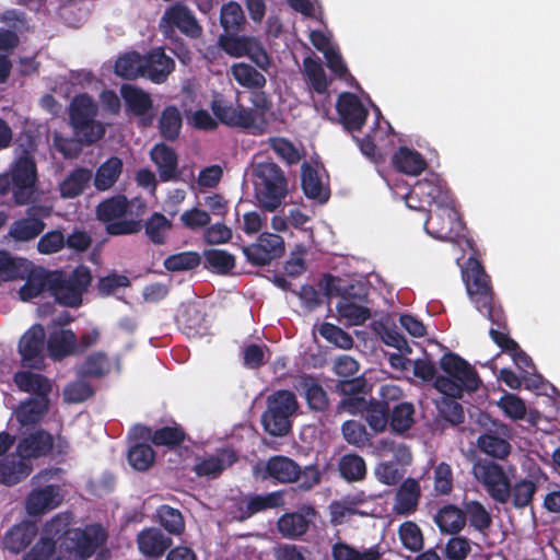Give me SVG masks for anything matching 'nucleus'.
<instances>
[{
  "instance_id": "nucleus-1",
  "label": "nucleus",
  "mask_w": 560,
  "mask_h": 560,
  "mask_svg": "<svg viewBox=\"0 0 560 560\" xmlns=\"http://www.w3.org/2000/svg\"><path fill=\"white\" fill-rule=\"evenodd\" d=\"M467 293L477 311L486 316L497 328H490L489 335L493 342L510 353L518 349V343L509 335L506 315L501 304L495 301L490 277L481 262L469 258L463 273Z\"/></svg>"
},
{
  "instance_id": "nucleus-2",
  "label": "nucleus",
  "mask_w": 560,
  "mask_h": 560,
  "mask_svg": "<svg viewBox=\"0 0 560 560\" xmlns=\"http://www.w3.org/2000/svg\"><path fill=\"white\" fill-rule=\"evenodd\" d=\"M254 474L261 480L277 483H296L299 490L310 491L320 482L322 472L316 465L301 467L293 458L285 455L270 456L265 463L254 467Z\"/></svg>"
},
{
  "instance_id": "nucleus-3",
  "label": "nucleus",
  "mask_w": 560,
  "mask_h": 560,
  "mask_svg": "<svg viewBox=\"0 0 560 560\" xmlns=\"http://www.w3.org/2000/svg\"><path fill=\"white\" fill-rule=\"evenodd\" d=\"M440 368L446 375H438L434 387L443 395L463 397L465 392L471 393L481 383L477 371L462 357L446 352L440 359Z\"/></svg>"
},
{
  "instance_id": "nucleus-4",
  "label": "nucleus",
  "mask_w": 560,
  "mask_h": 560,
  "mask_svg": "<svg viewBox=\"0 0 560 560\" xmlns=\"http://www.w3.org/2000/svg\"><path fill=\"white\" fill-rule=\"evenodd\" d=\"M37 179L36 162L33 155L24 150L13 162L10 171L0 174V195L11 191L15 205H28L34 199Z\"/></svg>"
},
{
  "instance_id": "nucleus-5",
  "label": "nucleus",
  "mask_w": 560,
  "mask_h": 560,
  "mask_svg": "<svg viewBox=\"0 0 560 560\" xmlns=\"http://www.w3.org/2000/svg\"><path fill=\"white\" fill-rule=\"evenodd\" d=\"M255 197L264 211L273 212L288 196V179L281 167L271 161L256 164L253 171Z\"/></svg>"
},
{
  "instance_id": "nucleus-6",
  "label": "nucleus",
  "mask_w": 560,
  "mask_h": 560,
  "mask_svg": "<svg viewBox=\"0 0 560 560\" xmlns=\"http://www.w3.org/2000/svg\"><path fill=\"white\" fill-rule=\"evenodd\" d=\"M92 282V275L88 267L80 265L70 273L63 270L50 272V291L60 305L79 307L82 304L83 293Z\"/></svg>"
},
{
  "instance_id": "nucleus-7",
  "label": "nucleus",
  "mask_w": 560,
  "mask_h": 560,
  "mask_svg": "<svg viewBox=\"0 0 560 560\" xmlns=\"http://www.w3.org/2000/svg\"><path fill=\"white\" fill-rule=\"evenodd\" d=\"M299 407L295 395L288 389L273 392L261 415L264 430L272 436H284L292 429V416Z\"/></svg>"
},
{
  "instance_id": "nucleus-8",
  "label": "nucleus",
  "mask_w": 560,
  "mask_h": 560,
  "mask_svg": "<svg viewBox=\"0 0 560 560\" xmlns=\"http://www.w3.org/2000/svg\"><path fill=\"white\" fill-rule=\"evenodd\" d=\"M106 529L97 523L75 527L66 533L59 542L60 551L79 560L94 556L107 541Z\"/></svg>"
},
{
  "instance_id": "nucleus-9",
  "label": "nucleus",
  "mask_w": 560,
  "mask_h": 560,
  "mask_svg": "<svg viewBox=\"0 0 560 560\" xmlns=\"http://www.w3.org/2000/svg\"><path fill=\"white\" fill-rule=\"evenodd\" d=\"M159 28L164 37H175L178 35L176 30L192 39L202 35V26L195 14L180 2H175L165 9L159 22Z\"/></svg>"
},
{
  "instance_id": "nucleus-10",
  "label": "nucleus",
  "mask_w": 560,
  "mask_h": 560,
  "mask_svg": "<svg viewBox=\"0 0 560 560\" xmlns=\"http://www.w3.org/2000/svg\"><path fill=\"white\" fill-rule=\"evenodd\" d=\"M476 479L498 503L505 504L511 497V481L503 467L493 460H478L472 466Z\"/></svg>"
},
{
  "instance_id": "nucleus-11",
  "label": "nucleus",
  "mask_w": 560,
  "mask_h": 560,
  "mask_svg": "<svg viewBox=\"0 0 560 560\" xmlns=\"http://www.w3.org/2000/svg\"><path fill=\"white\" fill-rule=\"evenodd\" d=\"M219 44L228 55L235 58L246 56L261 70L270 66V57L256 37L240 36L238 33L223 34L219 37Z\"/></svg>"
},
{
  "instance_id": "nucleus-12",
  "label": "nucleus",
  "mask_w": 560,
  "mask_h": 560,
  "mask_svg": "<svg viewBox=\"0 0 560 560\" xmlns=\"http://www.w3.org/2000/svg\"><path fill=\"white\" fill-rule=\"evenodd\" d=\"M424 229L436 240L455 241L463 231V221L455 208V202L436 207L430 211L424 222Z\"/></svg>"
},
{
  "instance_id": "nucleus-13",
  "label": "nucleus",
  "mask_w": 560,
  "mask_h": 560,
  "mask_svg": "<svg viewBox=\"0 0 560 560\" xmlns=\"http://www.w3.org/2000/svg\"><path fill=\"white\" fill-rule=\"evenodd\" d=\"M243 254L252 265L266 266L284 254V241L278 234L262 232L255 243L243 247Z\"/></svg>"
},
{
  "instance_id": "nucleus-14",
  "label": "nucleus",
  "mask_w": 560,
  "mask_h": 560,
  "mask_svg": "<svg viewBox=\"0 0 560 560\" xmlns=\"http://www.w3.org/2000/svg\"><path fill=\"white\" fill-rule=\"evenodd\" d=\"M54 436L42 428H26L21 431L16 455L26 460L47 456L54 448Z\"/></svg>"
},
{
  "instance_id": "nucleus-15",
  "label": "nucleus",
  "mask_w": 560,
  "mask_h": 560,
  "mask_svg": "<svg viewBox=\"0 0 560 560\" xmlns=\"http://www.w3.org/2000/svg\"><path fill=\"white\" fill-rule=\"evenodd\" d=\"M354 285L343 289L341 299L336 305L337 312L349 326L363 325L371 318V310L366 306L368 293H354Z\"/></svg>"
},
{
  "instance_id": "nucleus-16",
  "label": "nucleus",
  "mask_w": 560,
  "mask_h": 560,
  "mask_svg": "<svg viewBox=\"0 0 560 560\" xmlns=\"http://www.w3.org/2000/svg\"><path fill=\"white\" fill-rule=\"evenodd\" d=\"M336 109L343 127L350 131H361L365 125L369 112L358 95L343 92L338 96Z\"/></svg>"
},
{
  "instance_id": "nucleus-17",
  "label": "nucleus",
  "mask_w": 560,
  "mask_h": 560,
  "mask_svg": "<svg viewBox=\"0 0 560 560\" xmlns=\"http://www.w3.org/2000/svg\"><path fill=\"white\" fill-rule=\"evenodd\" d=\"M411 194L429 206L436 207L454 203L455 200L446 183L435 173L419 179L412 187Z\"/></svg>"
},
{
  "instance_id": "nucleus-18",
  "label": "nucleus",
  "mask_w": 560,
  "mask_h": 560,
  "mask_svg": "<svg viewBox=\"0 0 560 560\" xmlns=\"http://www.w3.org/2000/svg\"><path fill=\"white\" fill-rule=\"evenodd\" d=\"M46 332L42 324L32 325L20 338L19 353L26 366L39 368L44 361Z\"/></svg>"
},
{
  "instance_id": "nucleus-19",
  "label": "nucleus",
  "mask_w": 560,
  "mask_h": 560,
  "mask_svg": "<svg viewBox=\"0 0 560 560\" xmlns=\"http://www.w3.org/2000/svg\"><path fill=\"white\" fill-rule=\"evenodd\" d=\"M47 355L54 362L78 355V336L72 329L58 328L49 332L46 340Z\"/></svg>"
},
{
  "instance_id": "nucleus-20",
  "label": "nucleus",
  "mask_w": 560,
  "mask_h": 560,
  "mask_svg": "<svg viewBox=\"0 0 560 560\" xmlns=\"http://www.w3.org/2000/svg\"><path fill=\"white\" fill-rule=\"evenodd\" d=\"M120 96L125 102L126 109L137 117H141L143 126H150L153 120V116L148 113L153 107L151 95L144 90L125 83L120 86Z\"/></svg>"
},
{
  "instance_id": "nucleus-21",
  "label": "nucleus",
  "mask_w": 560,
  "mask_h": 560,
  "mask_svg": "<svg viewBox=\"0 0 560 560\" xmlns=\"http://www.w3.org/2000/svg\"><path fill=\"white\" fill-rule=\"evenodd\" d=\"M174 69L175 62L163 47L153 48L143 57V77L155 84L164 83Z\"/></svg>"
},
{
  "instance_id": "nucleus-22",
  "label": "nucleus",
  "mask_w": 560,
  "mask_h": 560,
  "mask_svg": "<svg viewBox=\"0 0 560 560\" xmlns=\"http://www.w3.org/2000/svg\"><path fill=\"white\" fill-rule=\"evenodd\" d=\"M315 515L316 510L312 505L303 506L301 512L284 513L278 518V530L285 538H300L305 535L310 528L311 520L308 516Z\"/></svg>"
},
{
  "instance_id": "nucleus-23",
  "label": "nucleus",
  "mask_w": 560,
  "mask_h": 560,
  "mask_svg": "<svg viewBox=\"0 0 560 560\" xmlns=\"http://www.w3.org/2000/svg\"><path fill=\"white\" fill-rule=\"evenodd\" d=\"M369 497L362 490L348 493L340 500L332 501L329 505L330 521L335 525L343 524L353 515H366L359 506L368 502Z\"/></svg>"
},
{
  "instance_id": "nucleus-24",
  "label": "nucleus",
  "mask_w": 560,
  "mask_h": 560,
  "mask_svg": "<svg viewBox=\"0 0 560 560\" xmlns=\"http://www.w3.org/2000/svg\"><path fill=\"white\" fill-rule=\"evenodd\" d=\"M61 501L59 487L57 485H48L44 488L33 490L28 494L25 509L28 515L38 516L56 509Z\"/></svg>"
},
{
  "instance_id": "nucleus-25",
  "label": "nucleus",
  "mask_w": 560,
  "mask_h": 560,
  "mask_svg": "<svg viewBox=\"0 0 560 560\" xmlns=\"http://www.w3.org/2000/svg\"><path fill=\"white\" fill-rule=\"evenodd\" d=\"M237 460V456L232 450H222L219 454L201 458L192 467L197 477L207 479H217L222 472Z\"/></svg>"
},
{
  "instance_id": "nucleus-26",
  "label": "nucleus",
  "mask_w": 560,
  "mask_h": 560,
  "mask_svg": "<svg viewBox=\"0 0 560 560\" xmlns=\"http://www.w3.org/2000/svg\"><path fill=\"white\" fill-rule=\"evenodd\" d=\"M421 498V488L418 480L407 478L398 488L395 495L393 511L396 515L407 516L415 513Z\"/></svg>"
},
{
  "instance_id": "nucleus-27",
  "label": "nucleus",
  "mask_w": 560,
  "mask_h": 560,
  "mask_svg": "<svg viewBox=\"0 0 560 560\" xmlns=\"http://www.w3.org/2000/svg\"><path fill=\"white\" fill-rule=\"evenodd\" d=\"M137 544L143 556L160 558L171 547L172 538L159 528L149 527L138 534Z\"/></svg>"
},
{
  "instance_id": "nucleus-28",
  "label": "nucleus",
  "mask_w": 560,
  "mask_h": 560,
  "mask_svg": "<svg viewBox=\"0 0 560 560\" xmlns=\"http://www.w3.org/2000/svg\"><path fill=\"white\" fill-rule=\"evenodd\" d=\"M38 533L37 526L31 521H23L12 526L4 535L3 545L13 553L25 550L35 539Z\"/></svg>"
},
{
  "instance_id": "nucleus-29",
  "label": "nucleus",
  "mask_w": 560,
  "mask_h": 560,
  "mask_svg": "<svg viewBox=\"0 0 560 560\" xmlns=\"http://www.w3.org/2000/svg\"><path fill=\"white\" fill-rule=\"evenodd\" d=\"M13 382L21 392L34 395L33 398H49L52 389L47 376L32 371L15 372Z\"/></svg>"
},
{
  "instance_id": "nucleus-30",
  "label": "nucleus",
  "mask_w": 560,
  "mask_h": 560,
  "mask_svg": "<svg viewBox=\"0 0 560 560\" xmlns=\"http://www.w3.org/2000/svg\"><path fill=\"white\" fill-rule=\"evenodd\" d=\"M40 207H31L27 210V218L14 221L9 230V235L19 242H27L40 235L46 226L44 221L36 217V212Z\"/></svg>"
},
{
  "instance_id": "nucleus-31",
  "label": "nucleus",
  "mask_w": 560,
  "mask_h": 560,
  "mask_svg": "<svg viewBox=\"0 0 560 560\" xmlns=\"http://www.w3.org/2000/svg\"><path fill=\"white\" fill-rule=\"evenodd\" d=\"M150 156L158 166L162 182L177 178L178 156L174 149L165 143H158L152 148Z\"/></svg>"
},
{
  "instance_id": "nucleus-32",
  "label": "nucleus",
  "mask_w": 560,
  "mask_h": 560,
  "mask_svg": "<svg viewBox=\"0 0 560 560\" xmlns=\"http://www.w3.org/2000/svg\"><path fill=\"white\" fill-rule=\"evenodd\" d=\"M49 409V398H26L15 410V418L22 428L38 424Z\"/></svg>"
},
{
  "instance_id": "nucleus-33",
  "label": "nucleus",
  "mask_w": 560,
  "mask_h": 560,
  "mask_svg": "<svg viewBox=\"0 0 560 560\" xmlns=\"http://www.w3.org/2000/svg\"><path fill=\"white\" fill-rule=\"evenodd\" d=\"M392 164L396 171L406 175L417 176L428 166L422 154L408 147H399L392 156Z\"/></svg>"
},
{
  "instance_id": "nucleus-34",
  "label": "nucleus",
  "mask_w": 560,
  "mask_h": 560,
  "mask_svg": "<svg viewBox=\"0 0 560 560\" xmlns=\"http://www.w3.org/2000/svg\"><path fill=\"white\" fill-rule=\"evenodd\" d=\"M32 464L20 456H7L0 463V482L14 486L30 476Z\"/></svg>"
},
{
  "instance_id": "nucleus-35",
  "label": "nucleus",
  "mask_w": 560,
  "mask_h": 560,
  "mask_svg": "<svg viewBox=\"0 0 560 560\" xmlns=\"http://www.w3.org/2000/svg\"><path fill=\"white\" fill-rule=\"evenodd\" d=\"M284 502V490H277L266 494H256L248 497L245 505L240 508L243 517H250L259 512L281 508Z\"/></svg>"
},
{
  "instance_id": "nucleus-36",
  "label": "nucleus",
  "mask_w": 560,
  "mask_h": 560,
  "mask_svg": "<svg viewBox=\"0 0 560 560\" xmlns=\"http://www.w3.org/2000/svg\"><path fill=\"white\" fill-rule=\"evenodd\" d=\"M112 371V362L104 351L90 353L77 368V374L81 378H103Z\"/></svg>"
},
{
  "instance_id": "nucleus-37",
  "label": "nucleus",
  "mask_w": 560,
  "mask_h": 560,
  "mask_svg": "<svg viewBox=\"0 0 560 560\" xmlns=\"http://www.w3.org/2000/svg\"><path fill=\"white\" fill-rule=\"evenodd\" d=\"M434 523L442 533L455 535L466 525L465 513L454 504H445L434 515Z\"/></svg>"
},
{
  "instance_id": "nucleus-38",
  "label": "nucleus",
  "mask_w": 560,
  "mask_h": 560,
  "mask_svg": "<svg viewBox=\"0 0 560 560\" xmlns=\"http://www.w3.org/2000/svg\"><path fill=\"white\" fill-rule=\"evenodd\" d=\"M92 171L85 167L72 170L60 183L59 190L63 198H75L84 192L92 180Z\"/></svg>"
},
{
  "instance_id": "nucleus-39",
  "label": "nucleus",
  "mask_w": 560,
  "mask_h": 560,
  "mask_svg": "<svg viewBox=\"0 0 560 560\" xmlns=\"http://www.w3.org/2000/svg\"><path fill=\"white\" fill-rule=\"evenodd\" d=\"M365 387V380L363 377H349L340 380L336 389L343 395V398L340 402L341 407L352 409H358L361 405L365 404V399L363 397H359L358 395L363 393Z\"/></svg>"
},
{
  "instance_id": "nucleus-40",
  "label": "nucleus",
  "mask_w": 560,
  "mask_h": 560,
  "mask_svg": "<svg viewBox=\"0 0 560 560\" xmlns=\"http://www.w3.org/2000/svg\"><path fill=\"white\" fill-rule=\"evenodd\" d=\"M124 163L118 156H110L96 170L94 186L98 191L110 189L122 173Z\"/></svg>"
},
{
  "instance_id": "nucleus-41",
  "label": "nucleus",
  "mask_w": 560,
  "mask_h": 560,
  "mask_svg": "<svg viewBox=\"0 0 560 560\" xmlns=\"http://www.w3.org/2000/svg\"><path fill=\"white\" fill-rule=\"evenodd\" d=\"M415 406L408 401H401L389 406V429L395 434L402 435L415 424Z\"/></svg>"
},
{
  "instance_id": "nucleus-42",
  "label": "nucleus",
  "mask_w": 560,
  "mask_h": 560,
  "mask_svg": "<svg viewBox=\"0 0 560 560\" xmlns=\"http://www.w3.org/2000/svg\"><path fill=\"white\" fill-rule=\"evenodd\" d=\"M301 185L305 196L324 203L329 198V192L324 188L315 167L304 162L301 167Z\"/></svg>"
},
{
  "instance_id": "nucleus-43",
  "label": "nucleus",
  "mask_w": 560,
  "mask_h": 560,
  "mask_svg": "<svg viewBox=\"0 0 560 560\" xmlns=\"http://www.w3.org/2000/svg\"><path fill=\"white\" fill-rule=\"evenodd\" d=\"M300 386L304 392L310 409L324 412L329 407V399L323 386L311 375L303 376Z\"/></svg>"
},
{
  "instance_id": "nucleus-44",
  "label": "nucleus",
  "mask_w": 560,
  "mask_h": 560,
  "mask_svg": "<svg viewBox=\"0 0 560 560\" xmlns=\"http://www.w3.org/2000/svg\"><path fill=\"white\" fill-rule=\"evenodd\" d=\"M337 466L340 477L348 482L361 481L366 476V463L355 453L343 454Z\"/></svg>"
},
{
  "instance_id": "nucleus-45",
  "label": "nucleus",
  "mask_w": 560,
  "mask_h": 560,
  "mask_svg": "<svg viewBox=\"0 0 560 560\" xmlns=\"http://www.w3.org/2000/svg\"><path fill=\"white\" fill-rule=\"evenodd\" d=\"M231 75L243 88L248 90L264 89L266 77L256 68L246 62H237L231 67Z\"/></svg>"
},
{
  "instance_id": "nucleus-46",
  "label": "nucleus",
  "mask_w": 560,
  "mask_h": 560,
  "mask_svg": "<svg viewBox=\"0 0 560 560\" xmlns=\"http://www.w3.org/2000/svg\"><path fill=\"white\" fill-rule=\"evenodd\" d=\"M364 419L374 433L384 432L389 422V404L384 400L372 399L365 401Z\"/></svg>"
},
{
  "instance_id": "nucleus-47",
  "label": "nucleus",
  "mask_w": 560,
  "mask_h": 560,
  "mask_svg": "<svg viewBox=\"0 0 560 560\" xmlns=\"http://www.w3.org/2000/svg\"><path fill=\"white\" fill-rule=\"evenodd\" d=\"M46 290L50 291V272L44 269L32 270L27 275L25 283L20 288L19 295L22 301H30Z\"/></svg>"
},
{
  "instance_id": "nucleus-48",
  "label": "nucleus",
  "mask_w": 560,
  "mask_h": 560,
  "mask_svg": "<svg viewBox=\"0 0 560 560\" xmlns=\"http://www.w3.org/2000/svg\"><path fill=\"white\" fill-rule=\"evenodd\" d=\"M129 201L125 195L112 196L96 207V217L103 222L107 223L116 219L124 218L128 212Z\"/></svg>"
},
{
  "instance_id": "nucleus-49",
  "label": "nucleus",
  "mask_w": 560,
  "mask_h": 560,
  "mask_svg": "<svg viewBox=\"0 0 560 560\" xmlns=\"http://www.w3.org/2000/svg\"><path fill=\"white\" fill-rule=\"evenodd\" d=\"M183 119L180 112L174 105L166 106L159 119V130L163 139L175 141L178 139Z\"/></svg>"
},
{
  "instance_id": "nucleus-50",
  "label": "nucleus",
  "mask_w": 560,
  "mask_h": 560,
  "mask_svg": "<svg viewBox=\"0 0 560 560\" xmlns=\"http://www.w3.org/2000/svg\"><path fill=\"white\" fill-rule=\"evenodd\" d=\"M96 115L97 106L89 94L83 93L73 97L69 107V118L72 127L95 118Z\"/></svg>"
},
{
  "instance_id": "nucleus-51",
  "label": "nucleus",
  "mask_w": 560,
  "mask_h": 560,
  "mask_svg": "<svg viewBox=\"0 0 560 560\" xmlns=\"http://www.w3.org/2000/svg\"><path fill=\"white\" fill-rule=\"evenodd\" d=\"M538 488V478H524L511 485V502L515 509H525L532 504Z\"/></svg>"
},
{
  "instance_id": "nucleus-52",
  "label": "nucleus",
  "mask_w": 560,
  "mask_h": 560,
  "mask_svg": "<svg viewBox=\"0 0 560 560\" xmlns=\"http://www.w3.org/2000/svg\"><path fill=\"white\" fill-rule=\"evenodd\" d=\"M464 513L469 525L481 534H486L492 525L491 514L479 501L471 500L464 502Z\"/></svg>"
},
{
  "instance_id": "nucleus-53",
  "label": "nucleus",
  "mask_w": 560,
  "mask_h": 560,
  "mask_svg": "<svg viewBox=\"0 0 560 560\" xmlns=\"http://www.w3.org/2000/svg\"><path fill=\"white\" fill-rule=\"evenodd\" d=\"M173 223L161 212H153L144 223V231L149 240L155 245H163Z\"/></svg>"
},
{
  "instance_id": "nucleus-54",
  "label": "nucleus",
  "mask_w": 560,
  "mask_h": 560,
  "mask_svg": "<svg viewBox=\"0 0 560 560\" xmlns=\"http://www.w3.org/2000/svg\"><path fill=\"white\" fill-rule=\"evenodd\" d=\"M205 267L218 275H228L235 267V257L224 249H206Z\"/></svg>"
},
{
  "instance_id": "nucleus-55",
  "label": "nucleus",
  "mask_w": 560,
  "mask_h": 560,
  "mask_svg": "<svg viewBox=\"0 0 560 560\" xmlns=\"http://www.w3.org/2000/svg\"><path fill=\"white\" fill-rule=\"evenodd\" d=\"M115 73L127 80L143 77V57L136 51L122 55L115 62Z\"/></svg>"
},
{
  "instance_id": "nucleus-56",
  "label": "nucleus",
  "mask_w": 560,
  "mask_h": 560,
  "mask_svg": "<svg viewBox=\"0 0 560 560\" xmlns=\"http://www.w3.org/2000/svg\"><path fill=\"white\" fill-rule=\"evenodd\" d=\"M477 444L482 453L494 458L504 459L511 453V444L492 432L481 434Z\"/></svg>"
},
{
  "instance_id": "nucleus-57",
  "label": "nucleus",
  "mask_w": 560,
  "mask_h": 560,
  "mask_svg": "<svg viewBox=\"0 0 560 560\" xmlns=\"http://www.w3.org/2000/svg\"><path fill=\"white\" fill-rule=\"evenodd\" d=\"M220 22L225 34L240 33L246 23L242 7L234 1L224 4L221 9Z\"/></svg>"
},
{
  "instance_id": "nucleus-58",
  "label": "nucleus",
  "mask_w": 560,
  "mask_h": 560,
  "mask_svg": "<svg viewBox=\"0 0 560 560\" xmlns=\"http://www.w3.org/2000/svg\"><path fill=\"white\" fill-rule=\"evenodd\" d=\"M186 439L187 433L183 427L175 423L173 427L165 425L154 430L153 445L174 450L180 446Z\"/></svg>"
},
{
  "instance_id": "nucleus-59",
  "label": "nucleus",
  "mask_w": 560,
  "mask_h": 560,
  "mask_svg": "<svg viewBox=\"0 0 560 560\" xmlns=\"http://www.w3.org/2000/svg\"><path fill=\"white\" fill-rule=\"evenodd\" d=\"M304 75L311 88L318 94H325L328 90V82L325 70L319 60L306 57L303 60Z\"/></svg>"
},
{
  "instance_id": "nucleus-60",
  "label": "nucleus",
  "mask_w": 560,
  "mask_h": 560,
  "mask_svg": "<svg viewBox=\"0 0 560 560\" xmlns=\"http://www.w3.org/2000/svg\"><path fill=\"white\" fill-rule=\"evenodd\" d=\"M128 463L138 471L148 470L155 460V452L148 443H136L129 447Z\"/></svg>"
},
{
  "instance_id": "nucleus-61",
  "label": "nucleus",
  "mask_w": 560,
  "mask_h": 560,
  "mask_svg": "<svg viewBox=\"0 0 560 560\" xmlns=\"http://www.w3.org/2000/svg\"><path fill=\"white\" fill-rule=\"evenodd\" d=\"M57 549V539L42 533L39 539L34 544L31 550L22 560H62L61 557H55Z\"/></svg>"
},
{
  "instance_id": "nucleus-62",
  "label": "nucleus",
  "mask_w": 560,
  "mask_h": 560,
  "mask_svg": "<svg viewBox=\"0 0 560 560\" xmlns=\"http://www.w3.org/2000/svg\"><path fill=\"white\" fill-rule=\"evenodd\" d=\"M343 439L358 448H364L371 444V434L366 428L359 421L348 420L341 425Z\"/></svg>"
},
{
  "instance_id": "nucleus-63",
  "label": "nucleus",
  "mask_w": 560,
  "mask_h": 560,
  "mask_svg": "<svg viewBox=\"0 0 560 560\" xmlns=\"http://www.w3.org/2000/svg\"><path fill=\"white\" fill-rule=\"evenodd\" d=\"M78 141L83 144H92L102 139L105 135L104 125L91 118L72 127Z\"/></svg>"
},
{
  "instance_id": "nucleus-64",
  "label": "nucleus",
  "mask_w": 560,
  "mask_h": 560,
  "mask_svg": "<svg viewBox=\"0 0 560 560\" xmlns=\"http://www.w3.org/2000/svg\"><path fill=\"white\" fill-rule=\"evenodd\" d=\"M201 264V256L197 252H182L170 255L164 260V267L168 271H187L197 268Z\"/></svg>"
}]
</instances>
